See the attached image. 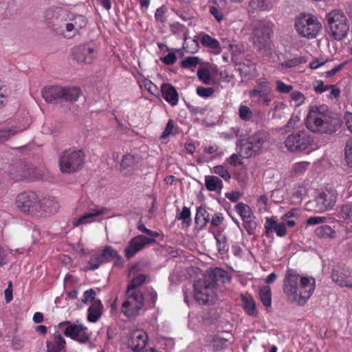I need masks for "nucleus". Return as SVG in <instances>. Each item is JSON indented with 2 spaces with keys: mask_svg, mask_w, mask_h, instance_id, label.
Masks as SVG:
<instances>
[{
  "mask_svg": "<svg viewBox=\"0 0 352 352\" xmlns=\"http://www.w3.org/2000/svg\"><path fill=\"white\" fill-rule=\"evenodd\" d=\"M45 17L53 31L67 39L81 34L88 23L85 16L60 8L48 9Z\"/></svg>",
  "mask_w": 352,
  "mask_h": 352,
  "instance_id": "nucleus-1",
  "label": "nucleus"
},
{
  "mask_svg": "<svg viewBox=\"0 0 352 352\" xmlns=\"http://www.w3.org/2000/svg\"><path fill=\"white\" fill-rule=\"evenodd\" d=\"M315 288L316 280L311 276L289 272L285 278L284 293L289 300L297 305H304L312 296Z\"/></svg>",
  "mask_w": 352,
  "mask_h": 352,
  "instance_id": "nucleus-2",
  "label": "nucleus"
},
{
  "mask_svg": "<svg viewBox=\"0 0 352 352\" xmlns=\"http://www.w3.org/2000/svg\"><path fill=\"white\" fill-rule=\"evenodd\" d=\"M306 126L314 133H332L340 128V122L331 114L327 106L320 105L310 108L306 118Z\"/></svg>",
  "mask_w": 352,
  "mask_h": 352,
  "instance_id": "nucleus-3",
  "label": "nucleus"
},
{
  "mask_svg": "<svg viewBox=\"0 0 352 352\" xmlns=\"http://www.w3.org/2000/svg\"><path fill=\"white\" fill-rule=\"evenodd\" d=\"M268 146V135L265 131H258L247 140H241L237 144L238 152L243 158H248L261 153Z\"/></svg>",
  "mask_w": 352,
  "mask_h": 352,
  "instance_id": "nucleus-4",
  "label": "nucleus"
},
{
  "mask_svg": "<svg viewBox=\"0 0 352 352\" xmlns=\"http://www.w3.org/2000/svg\"><path fill=\"white\" fill-rule=\"evenodd\" d=\"M327 30L329 36L335 40L344 38L349 30V24L346 15L341 11L334 10L327 15Z\"/></svg>",
  "mask_w": 352,
  "mask_h": 352,
  "instance_id": "nucleus-5",
  "label": "nucleus"
},
{
  "mask_svg": "<svg viewBox=\"0 0 352 352\" xmlns=\"http://www.w3.org/2000/svg\"><path fill=\"white\" fill-rule=\"evenodd\" d=\"M295 27L301 36L309 39L316 38L322 30L318 18L310 14H300L296 19Z\"/></svg>",
  "mask_w": 352,
  "mask_h": 352,
  "instance_id": "nucleus-6",
  "label": "nucleus"
},
{
  "mask_svg": "<svg viewBox=\"0 0 352 352\" xmlns=\"http://www.w3.org/2000/svg\"><path fill=\"white\" fill-rule=\"evenodd\" d=\"M217 286L206 276L194 283V298L200 304H212L217 300Z\"/></svg>",
  "mask_w": 352,
  "mask_h": 352,
  "instance_id": "nucleus-7",
  "label": "nucleus"
},
{
  "mask_svg": "<svg viewBox=\"0 0 352 352\" xmlns=\"http://www.w3.org/2000/svg\"><path fill=\"white\" fill-rule=\"evenodd\" d=\"M85 154L82 150L68 149L59 160L60 170L63 173H72L80 170L84 164Z\"/></svg>",
  "mask_w": 352,
  "mask_h": 352,
  "instance_id": "nucleus-8",
  "label": "nucleus"
},
{
  "mask_svg": "<svg viewBox=\"0 0 352 352\" xmlns=\"http://www.w3.org/2000/svg\"><path fill=\"white\" fill-rule=\"evenodd\" d=\"M99 48L93 41L82 43L72 49V56L79 64L90 65L96 60Z\"/></svg>",
  "mask_w": 352,
  "mask_h": 352,
  "instance_id": "nucleus-9",
  "label": "nucleus"
},
{
  "mask_svg": "<svg viewBox=\"0 0 352 352\" xmlns=\"http://www.w3.org/2000/svg\"><path fill=\"white\" fill-rule=\"evenodd\" d=\"M199 42L208 48L212 49L214 53L219 54L221 52L220 43L214 38L210 35L201 32L190 39L186 36L184 38V45L186 50L190 53H195L199 50Z\"/></svg>",
  "mask_w": 352,
  "mask_h": 352,
  "instance_id": "nucleus-10",
  "label": "nucleus"
},
{
  "mask_svg": "<svg viewBox=\"0 0 352 352\" xmlns=\"http://www.w3.org/2000/svg\"><path fill=\"white\" fill-rule=\"evenodd\" d=\"M248 95L256 98L258 104L264 106H269L274 99L271 83L265 78H258L255 86L248 91Z\"/></svg>",
  "mask_w": 352,
  "mask_h": 352,
  "instance_id": "nucleus-11",
  "label": "nucleus"
},
{
  "mask_svg": "<svg viewBox=\"0 0 352 352\" xmlns=\"http://www.w3.org/2000/svg\"><path fill=\"white\" fill-rule=\"evenodd\" d=\"M38 196L33 191L19 193L14 201L15 208L21 212L36 217Z\"/></svg>",
  "mask_w": 352,
  "mask_h": 352,
  "instance_id": "nucleus-12",
  "label": "nucleus"
},
{
  "mask_svg": "<svg viewBox=\"0 0 352 352\" xmlns=\"http://www.w3.org/2000/svg\"><path fill=\"white\" fill-rule=\"evenodd\" d=\"M144 305V297L140 291L128 292V296L122 303L121 311L127 317H134L140 313Z\"/></svg>",
  "mask_w": 352,
  "mask_h": 352,
  "instance_id": "nucleus-13",
  "label": "nucleus"
},
{
  "mask_svg": "<svg viewBox=\"0 0 352 352\" xmlns=\"http://www.w3.org/2000/svg\"><path fill=\"white\" fill-rule=\"evenodd\" d=\"M272 33V24L266 21H257L253 25L252 40L258 50L267 45L268 38Z\"/></svg>",
  "mask_w": 352,
  "mask_h": 352,
  "instance_id": "nucleus-14",
  "label": "nucleus"
},
{
  "mask_svg": "<svg viewBox=\"0 0 352 352\" xmlns=\"http://www.w3.org/2000/svg\"><path fill=\"white\" fill-rule=\"evenodd\" d=\"M311 142L309 135L302 131L289 135L285 141V144L290 151H303L310 146Z\"/></svg>",
  "mask_w": 352,
  "mask_h": 352,
  "instance_id": "nucleus-15",
  "label": "nucleus"
},
{
  "mask_svg": "<svg viewBox=\"0 0 352 352\" xmlns=\"http://www.w3.org/2000/svg\"><path fill=\"white\" fill-rule=\"evenodd\" d=\"M60 324L67 325L63 331L64 334L67 337L80 343H85L89 341L90 336L89 333L87 328L82 324H70L69 322H65Z\"/></svg>",
  "mask_w": 352,
  "mask_h": 352,
  "instance_id": "nucleus-16",
  "label": "nucleus"
},
{
  "mask_svg": "<svg viewBox=\"0 0 352 352\" xmlns=\"http://www.w3.org/2000/svg\"><path fill=\"white\" fill-rule=\"evenodd\" d=\"M336 201V193L333 190H327L321 192L315 199L316 212H323L331 209Z\"/></svg>",
  "mask_w": 352,
  "mask_h": 352,
  "instance_id": "nucleus-17",
  "label": "nucleus"
},
{
  "mask_svg": "<svg viewBox=\"0 0 352 352\" xmlns=\"http://www.w3.org/2000/svg\"><path fill=\"white\" fill-rule=\"evenodd\" d=\"M109 210L104 207L90 208L80 217L74 219L72 221V225L74 227H77L96 222L99 217L107 214Z\"/></svg>",
  "mask_w": 352,
  "mask_h": 352,
  "instance_id": "nucleus-18",
  "label": "nucleus"
},
{
  "mask_svg": "<svg viewBox=\"0 0 352 352\" xmlns=\"http://www.w3.org/2000/svg\"><path fill=\"white\" fill-rule=\"evenodd\" d=\"M59 208V204L54 197H38L36 217H46L56 213Z\"/></svg>",
  "mask_w": 352,
  "mask_h": 352,
  "instance_id": "nucleus-19",
  "label": "nucleus"
},
{
  "mask_svg": "<svg viewBox=\"0 0 352 352\" xmlns=\"http://www.w3.org/2000/svg\"><path fill=\"white\" fill-rule=\"evenodd\" d=\"M148 336L142 329H135L130 333L127 340V345L133 351H139L146 346L148 342Z\"/></svg>",
  "mask_w": 352,
  "mask_h": 352,
  "instance_id": "nucleus-20",
  "label": "nucleus"
},
{
  "mask_svg": "<svg viewBox=\"0 0 352 352\" xmlns=\"http://www.w3.org/2000/svg\"><path fill=\"white\" fill-rule=\"evenodd\" d=\"M151 239H148L146 236L142 234L133 238L125 248L126 257L127 258H132L146 245L151 244Z\"/></svg>",
  "mask_w": 352,
  "mask_h": 352,
  "instance_id": "nucleus-21",
  "label": "nucleus"
},
{
  "mask_svg": "<svg viewBox=\"0 0 352 352\" xmlns=\"http://www.w3.org/2000/svg\"><path fill=\"white\" fill-rule=\"evenodd\" d=\"M331 278L339 286L352 288V270L333 269Z\"/></svg>",
  "mask_w": 352,
  "mask_h": 352,
  "instance_id": "nucleus-22",
  "label": "nucleus"
},
{
  "mask_svg": "<svg viewBox=\"0 0 352 352\" xmlns=\"http://www.w3.org/2000/svg\"><path fill=\"white\" fill-rule=\"evenodd\" d=\"M30 125L29 120H26L23 125H16L10 126H5L0 129V144H2L19 133L27 129Z\"/></svg>",
  "mask_w": 352,
  "mask_h": 352,
  "instance_id": "nucleus-23",
  "label": "nucleus"
},
{
  "mask_svg": "<svg viewBox=\"0 0 352 352\" xmlns=\"http://www.w3.org/2000/svg\"><path fill=\"white\" fill-rule=\"evenodd\" d=\"M235 210L242 218L244 223L249 226V228L247 230L250 233V230L255 228V223L252 222L253 214L251 208L243 203H238L235 206Z\"/></svg>",
  "mask_w": 352,
  "mask_h": 352,
  "instance_id": "nucleus-24",
  "label": "nucleus"
},
{
  "mask_svg": "<svg viewBox=\"0 0 352 352\" xmlns=\"http://www.w3.org/2000/svg\"><path fill=\"white\" fill-rule=\"evenodd\" d=\"M161 92L164 100L171 106H175L179 101V95L176 89L169 83H164L161 86Z\"/></svg>",
  "mask_w": 352,
  "mask_h": 352,
  "instance_id": "nucleus-25",
  "label": "nucleus"
},
{
  "mask_svg": "<svg viewBox=\"0 0 352 352\" xmlns=\"http://www.w3.org/2000/svg\"><path fill=\"white\" fill-rule=\"evenodd\" d=\"M64 95V87L60 86H50L45 87L42 91V96L47 102H53L62 98Z\"/></svg>",
  "mask_w": 352,
  "mask_h": 352,
  "instance_id": "nucleus-26",
  "label": "nucleus"
},
{
  "mask_svg": "<svg viewBox=\"0 0 352 352\" xmlns=\"http://www.w3.org/2000/svg\"><path fill=\"white\" fill-rule=\"evenodd\" d=\"M139 161L140 157L138 155L131 154L124 155L120 164L121 172L124 175L129 173L132 170L136 168Z\"/></svg>",
  "mask_w": 352,
  "mask_h": 352,
  "instance_id": "nucleus-27",
  "label": "nucleus"
},
{
  "mask_svg": "<svg viewBox=\"0 0 352 352\" xmlns=\"http://www.w3.org/2000/svg\"><path fill=\"white\" fill-rule=\"evenodd\" d=\"M206 277L210 281L214 282L215 285L218 281L226 283L230 282L231 279L226 271L218 267L208 272V275Z\"/></svg>",
  "mask_w": 352,
  "mask_h": 352,
  "instance_id": "nucleus-28",
  "label": "nucleus"
},
{
  "mask_svg": "<svg viewBox=\"0 0 352 352\" xmlns=\"http://www.w3.org/2000/svg\"><path fill=\"white\" fill-rule=\"evenodd\" d=\"M265 228L267 232H272L274 230L277 234V236L280 237H283L287 234V228L286 225L284 223H277L274 219L269 218L267 219Z\"/></svg>",
  "mask_w": 352,
  "mask_h": 352,
  "instance_id": "nucleus-29",
  "label": "nucleus"
},
{
  "mask_svg": "<svg viewBox=\"0 0 352 352\" xmlns=\"http://www.w3.org/2000/svg\"><path fill=\"white\" fill-rule=\"evenodd\" d=\"M205 186L208 190L211 192H221L223 184L221 179L214 175H206L204 177Z\"/></svg>",
  "mask_w": 352,
  "mask_h": 352,
  "instance_id": "nucleus-30",
  "label": "nucleus"
},
{
  "mask_svg": "<svg viewBox=\"0 0 352 352\" xmlns=\"http://www.w3.org/2000/svg\"><path fill=\"white\" fill-rule=\"evenodd\" d=\"M310 190L311 187L308 182L297 184L292 190V197L297 201H301L308 195Z\"/></svg>",
  "mask_w": 352,
  "mask_h": 352,
  "instance_id": "nucleus-31",
  "label": "nucleus"
},
{
  "mask_svg": "<svg viewBox=\"0 0 352 352\" xmlns=\"http://www.w3.org/2000/svg\"><path fill=\"white\" fill-rule=\"evenodd\" d=\"M195 221L197 227L199 230L204 229L210 221L209 213L204 207H197Z\"/></svg>",
  "mask_w": 352,
  "mask_h": 352,
  "instance_id": "nucleus-32",
  "label": "nucleus"
},
{
  "mask_svg": "<svg viewBox=\"0 0 352 352\" xmlns=\"http://www.w3.org/2000/svg\"><path fill=\"white\" fill-rule=\"evenodd\" d=\"M103 310V306L99 300H94L88 309V320L96 322L100 318Z\"/></svg>",
  "mask_w": 352,
  "mask_h": 352,
  "instance_id": "nucleus-33",
  "label": "nucleus"
},
{
  "mask_svg": "<svg viewBox=\"0 0 352 352\" xmlns=\"http://www.w3.org/2000/svg\"><path fill=\"white\" fill-rule=\"evenodd\" d=\"M226 5V0H213V4L210 6V13L218 22H221L224 16L223 8Z\"/></svg>",
  "mask_w": 352,
  "mask_h": 352,
  "instance_id": "nucleus-34",
  "label": "nucleus"
},
{
  "mask_svg": "<svg viewBox=\"0 0 352 352\" xmlns=\"http://www.w3.org/2000/svg\"><path fill=\"white\" fill-rule=\"evenodd\" d=\"M65 341L64 338L60 335L55 336L47 342V352H60L65 348Z\"/></svg>",
  "mask_w": 352,
  "mask_h": 352,
  "instance_id": "nucleus-35",
  "label": "nucleus"
},
{
  "mask_svg": "<svg viewBox=\"0 0 352 352\" xmlns=\"http://www.w3.org/2000/svg\"><path fill=\"white\" fill-rule=\"evenodd\" d=\"M241 304L246 313L252 316L257 315L254 300L251 296L241 295Z\"/></svg>",
  "mask_w": 352,
  "mask_h": 352,
  "instance_id": "nucleus-36",
  "label": "nucleus"
},
{
  "mask_svg": "<svg viewBox=\"0 0 352 352\" xmlns=\"http://www.w3.org/2000/svg\"><path fill=\"white\" fill-rule=\"evenodd\" d=\"M306 100L305 95L299 91L294 90L290 93L289 104L294 108H297L302 105Z\"/></svg>",
  "mask_w": 352,
  "mask_h": 352,
  "instance_id": "nucleus-37",
  "label": "nucleus"
},
{
  "mask_svg": "<svg viewBox=\"0 0 352 352\" xmlns=\"http://www.w3.org/2000/svg\"><path fill=\"white\" fill-rule=\"evenodd\" d=\"M81 94L80 89L78 87H64V95L62 98L67 101H76Z\"/></svg>",
  "mask_w": 352,
  "mask_h": 352,
  "instance_id": "nucleus-38",
  "label": "nucleus"
},
{
  "mask_svg": "<svg viewBox=\"0 0 352 352\" xmlns=\"http://www.w3.org/2000/svg\"><path fill=\"white\" fill-rule=\"evenodd\" d=\"M315 233L319 238H331L336 236L335 230L329 226H320L316 229Z\"/></svg>",
  "mask_w": 352,
  "mask_h": 352,
  "instance_id": "nucleus-39",
  "label": "nucleus"
},
{
  "mask_svg": "<svg viewBox=\"0 0 352 352\" xmlns=\"http://www.w3.org/2000/svg\"><path fill=\"white\" fill-rule=\"evenodd\" d=\"M259 297L260 299L263 304V305L266 307H270L272 305V292L270 287L268 286H263L260 288L259 290Z\"/></svg>",
  "mask_w": 352,
  "mask_h": 352,
  "instance_id": "nucleus-40",
  "label": "nucleus"
},
{
  "mask_svg": "<svg viewBox=\"0 0 352 352\" xmlns=\"http://www.w3.org/2000/svg\"><path fill=\"white\" fill-rule=\"evenodd\" d=\"M102 257L103 258L104 262L108 261L112 258H118V261L116 263V265H121L122 263V260L120 256H118V252L111 246H107L100 253Z\"/></svg>",
  "mask_w": 352,
  "mask_h": 352,
  "instance_id": "nucleus-41",
  "label": "nucleus"
},
{
  "mask_svg": "<svg viewBox=\"0 0 352 352\" xmlns=\"http://www.w3.org/2000/svg\"><path fill=\"white\" fill-rule=\"evenodd\" d=\"M104 262L100 252H96L92 254L88 265L86 267V270H95L98 269L102 263Z\"/></svg>",
  "mask_w": 352,
  "mask_h": 352,
  "instance_id": "nucleus-42",
  "label": "nucleus"
},
{
  "mask_svg": "<svg viewBox=\"0 0 352 352\" xmlns=\"http://www.w3.org/2000/svg\"><path fill=\"white\" fill-rule=\"evenodd\" d=\"M340 214L346 221L347 229H351L352 234V204L342 206Z\"/></svg>",
  "mask_w": 352,
  "mask_h": 352,
  "instance_id": "nucleus-43",
  "label": "nucleus"
},
{
  "mask_svg": "<svg viewBox=\"0 0 352 352\" xmlns=\"http://www.w3.org/2000/svg\"><path fill=\"white\" fill-rule=\"evenodd\" d=\"M217 249L219 253L224 254L228 250V245L227 244L226 238L221 232H218L214 234Z\"/></svg>",
  "mask_w": 352,
  "mask_h": 352,
  "instance_id": "nucleus-44",
  "label": "nucleus"
},
{
  "mask_svg": "<svg viewBox=\"0 0 352 352\" xmlns=\"http://www.w3.org/2000/svg\"><path fill=\"white\" fill-rule=\"evenodd\" d=\"M141 87H144L151 94L157 96L160 95V89L153 82L147 78H144L140 84Z\"/></svg>",
  "mask_w": 352,
  "mask_h": 352,
  "instance_id": "nucleus-45",
  "label": "nucleus"
},
{
  "mask_svg": "<svg viewBox=\"0 0 352 352\" xmlns=\"http://www.w3.org/2000/svg\"><path fill=\"white\" fill-rule=\"evenodd\" d=\"M212 173L219 175L226 182H228L231 179V174L228 168L223 165H217L211 170Z\"/></svg>",
  "mask_w": 352,
  "mask_h": 352,
  "instance_id": "nucleus-46",
  "label": "nucleus"
},
{
  "mask_svg": "<svg viewBox=\"0 0 352 352\" xmlns=\"http://www.w3.org/2000/svg\"><path fill=\"white\" fill-rule=\"evenodd\" d=\"M239 116L243 121H250L253 117V111L246 105H240L239 108Z\"/></svg>",
  "mask_w": 352,
  "mask_h": 352,
  "instance_id": "nucleus-47",
  "label": "nucleus"
},
{
  "mask_svg": "<svg viewBox=\"0 0 352 352\" xmlns=\"http://www.w3.org/2000/svg\"><path fill=\"white\" fill-rule=\"evenodd\" d=\"M275 89L279 94H286L292 92L293 86L285 83L281 80H277L275 81Z\"/></svg>",
  "mask_w": 352,
  "mask_h": 352,
  "instance_id": "nucleus-48",
  "label": "nucleus"
},
{
  "mask_svg": "<svg viewBox=\"0 0 352 352\" xmlns=\"http://www.w3.org/2000/svg\"><path fill=\"white\" fill-rule=\"evenodd\" d=\"M146 276L144 274H141L135 276L128 287V292H134L133 289L142 285L146 281Z\"/></svg>",
  "mask_w": 352,
  "mask_h": 352,
  "instance_id": "nucleus-49",
  "label": "nucleus"
},
{
  "mask_svg": "<svg viewBox=\"0 0 352 352\" xmlns=\"http://www.w3.org/2000/svg\"><path fill=\"white\" fill-rule=\"evenodd\" d=\"M190 214L191 212L190 208L184 206L181 212L177 215V218L182 220L184 223L187 226H189L191 223Z\"/></svg>",
  "mask_w": 352,
  "mask_h": 352,
  "instance_id": "nucleus-50",
  "label": "nucleus"
},
{
  "mask_svg": "<svg viewBox=\"0 0 352 352\" xmlns=\"http://www.w3.org/2000/svg\"><path fill=\"white\" fill-rule=\"evenodd\" d=\"M250 6L252 10L260 11L270 8V5L265 0H252Z\"/></svg>",
  "mask_w": 352,
  "mask_h": 352,
  "instance_id": "nucleus-51",
  "label": "nucleus"
},
{
  "mask_svg": "<svg viewBox=\"0 0 352 352\" xmlns=\"http://www.w3.org/2000/svg\"><path fill=\"white\" fill-rule=\"evenodd\" d=\"M345 160L347 165L352 168V138L346 144Z\"/></svg>",
  "mask_w": 352,
  "mask_h": 352,
  "instance_id": "nucleus-52",
  "label": "nucleus"
},
{
  "mask_svg": "<svg viewBox=\"0 0 352 352\" xmlns=\"http://www.w3.org/2000/svg\"><path fill=\"white\" fill-rule=\"evenodd\" d=\"M198 78L206 85H210L211 81L210 72L207 69H201L197 72Z\"/></svg>",
  "mask_w": 352,
  "mask_h": 352,
  "instance_id": "nucleus-53",
  "label": "nucleus"
},
{
  "mask_svg": "<svg viewBox=\"0 0 352 352\" xmlns=\"http://www.w3.org/2000/svg\"><path fill=\"white\" fill-rule=\"evenodd\" d=\"M309 163L306 162H300L295 164L292 167V171L296 175L303 173L308 168Z\"/></svg>",
  "mask_w": 352,
  "mask_h": 352,
  "instance_id": "nucleus-54",
  "label": "nucleus"
},
{
  "mask_svg": "<svg viewBox=\"0 0 352 352\" xmlns=\"http://www.w3.org/2000/svg\"><path fill=\"white\" fill-rule=\"evenodd\" d=\"M214 92L213 87H198L197 88V94L202 98H208L211 96Z\"/></svg>",
  "mask_w": 352,
  "mask_h": 352,
  "instance_id": "nucleus-55",
  "label": "nucleus"
},
{
  "mask_svg": "<svg viewBox=\"0 0 352 352\" xmlns=\"http://www.w3.org/2000/svg\"><path fill=\"white\" fill-rule=\"evenodd\" d=\"M199 63V58L195 56H190L184 58L182 62V65L185 68L195 67Z\"/></svg>",
  "mask_w": 352,
  "mask_h": 352,
  "instance_id": "nucleus-56",
  "label": "nucleus"
},
{
  "mask_svg": "<svg viewBox=\"0 0 352 352\" xmlns=\"http://www.w3.org/2000/svg\"><path fill=\"white\" fill-rule=\"evenodd\" d=\"M287 108V106L285 103L282 102H276L274 103V107L273 109V116L281 118V113H283L284 110Z\"/></svg>",
  "mask_w": 352,
  "mask_h": 352,
  "instance_id": "nucleus-57",
  "label": "nucleus"
},
{
  "mask_svg": "<svg viewBox=\"0 0 352 352\" xmlns=\"http://www.w3.org/2000/svg\"><path fill=\"white\" fill-rule=\"evenodd\" d=\"M224 217L222 213L216 212L212 217L210 221V226L214 228L219 227L223 223Z\"/></svg>",
  "mask_w": 352,
  "mask_h": 352,
  "instance_id": "nucleus-58",
  "label": "nucleus"
},
{
  "mask_svg": "<svg viewBox=\"0 0 352 352\" xmlns=\"http://www.w3.org/2000/svg\"><path fill=\"white\" fill-rule=\"evenodd\" d=\"M314 91L318 94H321L329 89L330 85H324L322 80H316L313 82Z\"/></svg>",
  "mask_w": 352,
  "mask_h": 352,
  "instance_id": "nucleus-59",
  "label": "nucleus"
},
{
  "mask_svg": "<svg viewBox=\"0 0 352 352\" xmlns=\"http://www.w3.org/2000/svg\"><path fill=\"white\" fill-rule=\"evenodd\" d=\"M284 191L281 189H276L272 191L271 199L275 203H280L283 200Z\"/></svg>",
  "mask_w": 352,
  "mask_h": 352,
  "instance_id": "nucleus-60",
  "label": "nucleus"
},
{
  "mask_svg": "<svg viewBox=\"0 0 352 352\" xmlns=\"http://www.w3.org/2000/svg\"><path fill=\"white\" fill-rule=\"evenodd\" d=\"M173 130H174L173 122L171 120H169L168 122H167L166 128H165L163 133L162 134L160 138L162 140H164V139L167 138L170 135L173 133Z\"/></svg>",
  "mask_w": 352,
  "mask_h": 352,
  "instance_id": "nucleus-61",
  "label": "nucleus"
},
{
  "mask_svg": "<svg viewBox=\"0 0 352 352\" xmlns=\"http://www.w3.org/2000/svg\"><path fill=\"white\" fill-rule=\"evenodd\" d=\"M96 292L93 289L87 290L84 292L82 301L85 303L94 302L95 300Z\"/></svg>",
  "mask_w": 352,
  "mask_h": 352,
  "instance_id": "nucleus-62",
  "label": "nucleus"
},
{
  "mask_svg": "<svg viewBox=\"0 0 352 352\" xmlns=\"http://www.w3.org/2000/svg\"><path fill=\"white\" fill-rule=\"evenodd\" d=\"M327 220L325 217H311L307 221L308 225H317L324 223Z\"/></svg>",
  "mask_w": 352,
  "mask_h": 352,
  "instance_id": "nucleus-63",
  "label": "nucleus"
},
{
  "mask_svg": "<svg viewBox=\"0 0 352 352\" xmlns=\"http://www.w3.org/2000/svg\"><path fill=\"white\" fill-rule=\"evenodd\" d=\"M161 59L166 65H173L177 60V56L174 53H168Z\"/></svg>",
  "mask_w": 352,
  "mask_h": 352,
  "instance_id": "nucleus-64",
  "label": "nucleus"
}]
</instances>
